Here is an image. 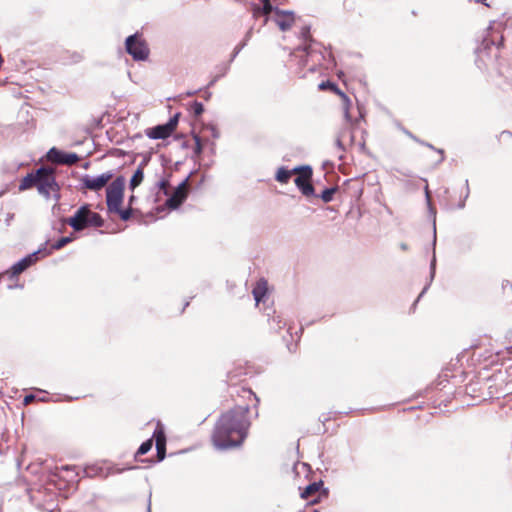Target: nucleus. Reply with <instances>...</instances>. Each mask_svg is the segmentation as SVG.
Here are the masks:
<instances>
[{
	"mask_svg": "<svg viewBox=\"0 0 512 512\" xmlns=\"http://www.w3.org/2000/svg\"><path fill=\"white\" fill-rule=\"evenodd\" d=\"M248 412V406H236L220 416L212 435L216 449L226 450L242 444L250 426Z\"/></svg>",
	"mask_w": 512,
	"mask_h": 512,
	"instance_id": "nucleus-1",
	"label": "nucleus"
},
{
	"mask_svg": "<svg viewBox=\"0 0 512 512\" xmlns=\"http://www.w3.org/2000/svg\"><path fill=\"white\" fill-rule=\"evenodd\" d=\"M291 55L299 59L301 67L309 66V70L312 72L316 70V66L320 65L324 59V54L314 44L298 47Z\"/></svg>",
	"mask_w": 512,
	"mask_h": 512,
	"instance_id": "nucleus-2",
	"label": "nucleus"
},
{
	"mask_svg": "<svg viewBox=\"0 0 512 512\" xmlns=\"http://www.w3.org/2000/svg\"><path fill=\"white\" fill-rule=\"evenodd\" d=\"M124 186L125 179L123 177H117L107 186L106 203L110 212L119 211L123 201Z\"/></svg>",
	"mask_w": 512,
	"mask_h": 512,
	"instance_id": "nucleus-3",
	"label": "nucleus"
},
{
	"mask_svg": "<svg viewBox=\"0 0 512 512\" xmlns=\"http://www.w3.org/2000/svg\"><path fill=\"white\" fill-rule=\"evenodd\" d=\"M37 188L40 194L49 197L51 193L58 191L53 170L41 167L38 169Z\"/></svg>",
	"mask_w": 512,
	"mask_h": 512,
	"instance_id": "nucleus-4",
	"label": "nucleus"
},
{
	"mask_svg": "<svg viewBox=\"0 0 512 512\" xmlns=\"http://www.w3.org/2000/svg\"><path fill=\"white\" fill-rule=\"evenodd\" d=\"M126 51L136 61H143L148 58L149 49L139 34L130 35L125 42Z\"/></svg>",
	"mask_w": 512,
	"mask_h": 512,
	"instance_id": "nucleus-5",
	"label": "nucleus"
},
{
	"mask_svg": "<svg viewBox=\"0 0 512 512\" xmlns=\"http://www.w3.org/2000/svg\"><path fill=\"white\" fill-rule=\"evenodd\" d=\"M293 171L298 174L294 182L302 194L307 197L314 196L315 189L309 182L312 177V168L310 166H299L295 167Z\"/></svg>",
	"mask_w": 512,
	"mask_h": 512,
	"instance_id": "nucleus-6",
	"label": "nucleus"
},
{
	"mask_svg": "<svg viewBox=\"0 0 512 512\" xmlns=\"http://www.w3.org/2000/svg\"><path fill=\"white\" fill-rule=\"evenodd\" d=\"M112 178V171H106L98 176L84 175L80 181L84 188L91 191H99L104 188Z\"/></svg>",
	"mask_w": 512,
	"mask_h": 512,
	"instance_id": "nucleus-7",
	"label": "nucleus"
},
{
	"mask_svg": "<svg viewBox=\"0 0 512 512\" xmlns=\"http://www.w3.org/2000/svg\"><path fill=\"white\" fill-rule=\"evenodd\" d=\"M42 253H43L42 249H39L38 251L33 252L32 254L24 257L23 259H21L17 263H15L11 267V269L6 271L4 274H10L11 277L19 275L24 270H26L28 267H30L33 263H35L38 259V255L42 254Z\"/></svg>",
	"mask_w": 512,
	"mask_h": 512,
	"instance_id": "nucleus-8",
	"label": "nucleus"
},
{
	"mask_svg": "<svg viewBox=\"0 0 512 512\" xmlns=\"http://www.w3.org/2000/svg\"><path fill=\"white\" fill-rule=\"evenodd\" d=\"M66 222L75 231H81L88 227L87 205L80 207L72 217L66 220Z\"/></svg>",
	"mask_w": 512,
	"mask_h": 512,
	"instance_id": "nucleus-9",
	"label": "nucleus"
},
{
	"mask_svg": "<svg viewBox=\"0 0 512 512\" xmlns=\"http://www.w3.org/2000/svg\"><path fill=\"white\" fill-rule=\"evenodd\" d=\"M187 198V180L181 182L173 194L167 199L166 205L171 209L178 208Z\"/></svg>",
	"mask_w": 512,
	"mask_h": 512,
	"instance_id": "nucleus-10",
	"label": "nucleus"
},
{
	"mask_svg": "<svg viewBox=\"0 0 512 512\" xmlns=\"http://www.w3.org/2000/svg\"><path fill=\"white\" fill-rule=\"evenodd\" d=\"M296 18L292 11L275 9V22L282 31L289 30Z\"/></svg>",
	"mask_w": 512,
	"mask_h": 512,
	"instance_id": "nucleus-11",
	"label": "nucleus"
},
{
	"mask_svg": "<svg viewBox=\"0 0 512 512\" xmlns=\"http://www.w3.org/2000/svg\"><path fill=\"white\" fill-rule=\"evenodd\" d=\"M327 87L335 90L339 95H341V97L343 99V102H344L343 103L344 104V117H345L347 122H350L351 121V116H350V112H349V107H350V100H349V98L344 93L339 91L335 84H333V83H331L329 81L322 82V83L319 84V89L320 90H324Z\"/></svg>",
	"mask_w": 512,
	"mask_h": 512,
	"instance_id": "nucleus-12",
	"label": "nucleus"
},
{
	"mask_svg": "<svg viewBox=\"0 0 512 512\" xmlns=\"http://www.w3.org/2000/svg\"><path fill=\"white\" fill-rule=\"evenodd\" d=\"M145 133L151 139H165L172 134L171 128L165 124L148 128Z\"/></svg>",
	"mask_w": 512,
	"mask_h": 512,
	"instance_id": "nucleus-13",
	"label": "nucleus"
},
{
	"mask_svg": "<svg viewBox=\"0 0 512 512\" xmlns=\"http://www.w3.org/2000/svg\"><path fill=\"white\" fill-rule=\"evenodd\" d=\"M252 293H253L256 305H258L266 296L267 282L265 280L258 281L256 286L253 288Z\"/></svg>",
	"mask_w": 512,
	"mask_h": 512,
	"instance_id": "nucleus-14",
	"label": "nucleus"
},
{
	"mask_svg": "<svg viewBox=\"0 0 512 512\" xmlns=\"http://www.w3.org/2000/svg\"><path fill=\"white\" fill-rule=\"evenodd\" d=\"M37 178H38V170L35 173L28 174L27 176H25L22 179V181L19 185V189L26 190V189L33 187L34 185L37 186Z\"/></svg>",
	"mask_w": 512,
	"mask_h": 512,
	"instance_id": "nucleus-15",
	"label": "nucleus"
},
{
	"mask_svg": "<svg viewBox=\"0 0 512 512\" xmlns=\"http://www.w3.org/2000/svg\"><path fill=\"white\" fill-rule=\"evenodd\" d=\"M144 178L143 173V164H140L138 169L134 172L131 180H130V189L134 190L137 186L141 184Z\"/></svg>",
	"mask_w": 512,
	"mask_h": 512,
	"instance_id": "nucleus-16",
	"label": "nucleus"
},
{
	"mask_svg": "<svg viewBox=\"0 0 512 512\" xmlns=\"http://www.w3.org/2000/svg\"><path fill=\"white\" fill-rule=\"evenodd\" d=\"M292 174H296V172L292 170H288L285 167H280L277 172L275 179L280 183H287L291 178Z\"/></svg>",
	"mask_w": 512,
	"mask_h": 512,
	"instance_id": "nucleus-17",
	"label": "nucleus"
},
{
	"mask_svg": "<svg viewBox=\"0 0 512 512\" xmlns=\"http://www.w3.org/2000/svg\"><path fill=\"white\" fill-rule=\"evenodd\" d=\"M87 216H88V226H94V227L103 226L104 222H103V219L101 218V216L98 213L91 211L88 206H87Z\"/></svg>",
	"mask_w": 512,
	"mask_h": 512,
	"instance_id": "nucleus-18",
	"label": "nucleus"
},
{
	"mask_svg": "<svg viewBox=\"0 0 512 512\" xmlns=\"http://www.w3.org/2000/svg\"><path fill=\"white\" fill-rule=\"evenodd\" d=\"M72 241V237H62L59 240H57L55 243H53L50 247V250L42 249L44 255L50 254L53 250H59L63 248L65 245L70 243Z\"/></svg>",
	"mask_w": 512,
	"mask_h": 512,
	"instance_id": "nucleus-19",
	"label": "nucleus"
},
{
	"mask_svg": "<svg viewBox=\"0 0 512 512\" xmlns=\"http://www.w3.org/2000/svg\"><path fill=\"white\" fill-rule=\"evenodd\" d=\"M322 486V482H314V483H311L309 484L302 492H301V497L303 499H308L309 497H311L313 494H315L316 492H318V490L320 489V487Z\"/></svg>",
	"mask_w": 512,
	"mask_h": 512,
	"instance_id": "nucleus-20",
	"label": "nucleus"
},
{
	"mask_svg": "<svg viewBox=\"0 0 512 512\" xmlns=\"http://www.w3.org/2000/svg\"><path fill=\"white\" fill-rule=\"evenodd\" d=\"M153 437L155 438L156 446L166 445V436L162 426L158 423Z\"/></svg>",
	"mask_w": 512,
	"mask_h": 512,
	"instance_id": "nucleus-21",
	"label": "nucleus"
},
{
	"mask_svg": "<svg viewBox=\"0 0 512 512\" xmlns=\"http://www.w3.org/2000/svg\"><path fill=\"white\" fill-rule=\"evenodd\" d=\"M346 142L352 143L353 136L351 133H347V131L343 130L337 137L336 144L340 149H344V145Z\"/></svg>",
	"mask_w": 512,
	"mask_h": 512,
	"instance_id": "nucleus-22",
	"label": "nucleus"
},
{
	"mask_svg": "<svg viewBox=\"0 0 512 512\" xmlns=\"http://www.w3.org/2000/svg\"><path fill=\"white\" fill-rule=\"evenodd\" d=\"M63 152L58 150L57 148L53 147L51 148L47 153V158L49 161L61 164L60 160L62 158Z\"/></svg>",
	"mask_w": 512,
	"mask_h": 512,
	"instance_id": "nucleus-23",
	"label": "nucleus"
},
{
	"mask_svg": "<svg viewBox=\"0 0 512 512\" xmlns=\"http://www.w3.org/2000/svg\"><path fill=\"white\" fill-rule=\"evenodd\" d=\"M79 156L76 153H65L63 152L60 160L61 164L73 165L78 162Z\"/></svg>",
	"mask_w": 512,
	"mask_h": 512,
	"instance_id": "nucleus-24",
	"label": "nucleus"
},
{
	"mask_svg": "<svg viewBox=\"0 0 512 512\" xmlns=\"http://www.w3.org/2000/svg\"><path fill=\"white\" fill-rule=\"evenodd\" d=\"M425 193H426V199H427V202H428V206H429V210L430 212L432 213L433 215V229H434V239H433V245L435 246L436 244V211L435 209L431 206V203H430V194H429V190H428V187L425 188Z\"/></svg>",
	"mask_w": 512,
	"mask_h": 512,
	"instance_id": "nucleus-25",
	"label": "nucleus"
},
{
	"mask_svg": "<svg viewBox=\"0 0 512 512\" xmlns=\"http://www.w3.org/2000/svg\"><path fill=\"white\" fill-rule=\"evenodd\" d=\"M152 445H153V440H152V439H148V440H146L145 442H143V443L140 445V447L138 448L137 453H136V456L146 454L148 451H150V450H151Z\"/></svg>",
	"mask_w": 512,
	"mask_h": 512,
	"instance_id": "nucleus-26",
	"label": "nucleus"
},
{
	"mask_svg": "<svg viewBox=\"0 0 512 512\" xmlns=\"http://www.w3.org/2000/svg\"><path fill=\"white\" fill-rule=\"evenodd\" d=\"M336 188H327L325 189L322 194L320 195L321 199L325 202V203H329L333 200V195L335 194L336 192Z\"/></svg>",
	"mask_w": 512,
	"mask_h": 512,
	"instance_id": "nucleus-27",
	"label": "nucleus"
},
{
	"mask_svg": "<svg viewBox=\"0 0 512 512\" xmlns=\"http://www.w3.org/2000/svg\"><path fill=\"white\" fill-rule=\"evenodd\" d=\"M269 323L272 329L280 330L282 328V319L279 315H274L270 318Z\"/></svg>",
	"mask_w": 512,
	"mask_h": 512,
	"instance_id": "nucleus-28",
	"label": "nucleus"
},
{
	"mask_svg": "<svg viewBox=\"0 0 512 512\" xmlns=\"http://www.w3.org/2000/svg\"><path fill=\"white\" fill-rule=\"evenodd\" d=\"M114 213H117L119 214L120 218L123 220V221H127L130 219L131 215H132V209L131 208H128V209H125V210H122L120 207H119V211H113Z\"/></svg>",
	"mask_w": 512,
	"mask_h": 512,
	"instance_id": "nucleus-29",
	"label": "nucleus"
},
{
	"mask_svg": "<svg viewBox=\"0 0 512 512\" xmlns=\"http://www.w3.org/2000/svg\"><path fill=\"white\" fill-rule=\"evenodd\" d=\"M251 36H252V28H251V29H249V30L247 31V33H246V35H245V40H244L242 43H240V44L235 48V54H234V56H235L236 54H238V53H239V51H240V50H241V49L246 45L247 41L251 38Z\"/></svg>",
	"mask_w": 512,
	"mask_h": 512,
	"instance_id": "nucleus-30",
	"label": "nucleus"
},
{
	"mask_svg": "<svg viewBox=\"0 0 512 512\" xmlns=\"http://www.w3.org/2000/svg\"><path fill=\"white\" fill-rule=\"evenodd\" d=\"M192 109H193V112H194L195 116H200L203 113V111H204L203 104L200 103V102H197V101H195L193 103Z\"/></svg>",
	"mask_w": 512,
	"mask_h": 512,
	"instance_id": "nucleus-31",
	"label": "nucleus"
},
{
	"mask_svg": "<svg viewBox=\"0 0 512 512\" xmlns=\"http://www.w3.org/2000/svg\"><path fill=\"white\" fill-rule=\"evenodd\" d=\"M157 457L159 461H162L166 456V445L156 446Z\"/></svg>",
	"mask_w": 512,
	"mask_h": 512,
	"instance_id": "nucleus-32",
	"label": "nucleus"
},
{
	"mask_svg": "<svg viewBox=\"0 0 512 512\" xmlns=\"http://www.w3.org/2000/svg\"><path fill=\"white\" fill-rule=\"evenodd\" d=\"M435 270H436V256H435V252H434L432 260H431V265H430V278H431V280L435 276Z\"/></svg>",
	"mask_w": 512,
	"mask_h": 512,
	"instance_id": "nucleus-33",
	"label": "nucleus"
},
{
	"mask_svg": "<svg viewBox=\"0 0 512 512\" xmlns=\"http://www.w3.org/2000/svg\"><path fill=\"white\" fill-rule=\"evenodd\" d=\"M465 186H466V194H465V197H464V199H463L462 201H460V202H459V204H458V208H460V209H463V208L465 207V201H466V199H467V198H468V196H469V192H470V191H469V184H468V180H466V181H465Z\"/></svg>",
	"mask_w": 512,
	"mask_h": 512,
	"instance_id": "nucleus-34",
	"label": "nucleus"
},
{
	"mask_svg": "<svg viewBox=\"0 0 512 512\" xmlns=\"http://www.w3.org/2000/svg\"><path fill=\"white\" fill-rule=\"evenodd\" d=\"M263 11H264L265 14H269V13H271L273 11V6L269 2V0H264Z\"/></svg>",
	"mask_w": 512,
	"mask_h": 512,
	"instance_id": "nucleus-35",
	"label": "nucleus"
},
{
	"mask_svg": "<svg viewBox=\"0 0 512 512\" xmlns=\"http://www.w3.org/2000/svg\"><path fill=\"white\" fill-rule=\"evenodd\" d=\"M178 123V117L175 116L174 118L170 119L168 123H166V126H169L171 128V133L175 130Z\"/></svg>",
	"mask_w": 512,
	"mask_h": 512,
	"instance_id": "nucleus-36",
	"label": "nucleus"
},
{
	"mask_svg": "<svg viewBox=\"0 0 512 512\" xmlns=\"http://www.w3.org/2000/svg\"><path fill=\"white\" fill-rule=\"evenodd\" d=\"M194 139H195V153L200 154L202 151L201 140L198 136H195Z\"/></svg>",
	"mask_w": 512,
	"mask_h": 512,
	"instance_id": "nucleus-37",
	"label": "nucleus"
},
{
	"mask_svg": "<svg viewBox=\"0 0 512 512\" xmlns=\"http://www.w3.org/2000/svg\"><path fill=\"white\" fill-rule=\"evenodd\" d=\"M310 29L309 27H303L302 28V31H301V37L304 41L308 40V38L310 37Z\"/></svg>",
	"mask_w": 512,
	"mask_h": 512,
	"instance_id": "nucleus-38",
	"label": "nucleus"
},
{
	"mask_svg": "<svg viewBox=\"0 0 512 512\" xmlns=\"http://www.w3.org/2000/svg\"><path fill=\"white\" fill-rule=\"evenodd\" d=\"M34 399H35V396H34L33 394H29V395H26V396L24 397V401H23V402H24V404H25V405H28V404H30L31 402H33V401H34Z\"/></svg>",
	"mask_w": 512,
	"mask_h": 512,
	"instance_id": "nucleus-39",
	"label": "nucleus"
},
{
	"mask_svg": "<svg viewBox=\"0 0 512 512\" xmlns=\"http://www.w3.org/2000/svg\"><path fill=\"white\" fill-rule=\"evenodd\" d=\"M167 187H168V182H167L166 180H162V181L160 182V188H161L162 190H164V193H165V194H168Z\"/></svg>",
	"mask_w": 512,
	"mask_h": 512,
	"instance_id": "nucleus-40",
	"label": "nucleus"
},
{
	"mask_svg": "<svg viewBox=\"0 0 512 512\" xmlns=\"http://www.w3.org/2000/svg\"><path fill=\"white\" fill-rule=\"evenodd\" d=\"M228 71V66H223L221 69H220V73L217 74L216 76H219V78L223 77L224 75H226Z\"/></svg>",
	"mask_w": 512,
	"mask_h": 512,
	"instance_id": "nucleus-41",
	"label": "nucleus"
},
{
	"mask_svg": "<svg viewBox=\"0 0 512 512\" xmlns=\"http://www.w3.org/2000/svg\"><path fill=\"white\" fill-rule=\"evenodd\" d=\"M208 128L211 130L213 137H218V131L214 126H209Z\"/></svg>",
	"mask_w": 512,
	"mask_h": 512,
	"instance_id": "nucleus-42",
	"label": "nucleus"
},
{
	"mask_svg": "<svg viewBox=\"0 0 512 512\" xmlns=\"http://www.w3.org/2000/svg\"><path fill=\"white\" fill-rule=\"evenodd\" d=\"M218 79H219V76H216V75H215V76L212 78V80L209 82L208 87L213 86V85L218 81Z\"/></svg>",
	"mask_w": 512,
	"mask_h": 512,
	"instance_id": "nucleus-43",
	"label": "nucleus"
},
{
	"mask_svg": "<svg viewBox=\"0 0 512 512\" xmlns=\"http://www.w3.org/2000/svg\"><path fill=\"white\" fill-rule=\"evenodd\" d=\"M484 42L486 43L487 46L489 45V43L494 44L493 40L489 41L487 38L484 39Z\"/></svg>",
	"mask_w": 512,
	"mask_h": 512,
	"instance_id": "nucleus-44",
	"label": "nucleus"
},
{
	"mask_svg": "<svg viewBox=\"0 0 512 512\" xmlns=\"http://www.w3.org/2000/svg\"><path fill=\"white\" fill-rule=\"evenodd\" d=\"M428 286L424 287V289L422 290V292L420 293L419 297H421L427 290Z\"/></svg>",
	"mask_w": 512,
	"mask_h": 512,
	"instance_id": "nucleus-45",
	"label": "nucleus"
},
{
	"mask_svg": "<svg viewBox=\"0 0 512 512\" xmlns=\"http://www.w3.org/2000/svg\"><path fill=\"white\" fill-rule=\"evenodd\" d=\"M476 1H477V2H479V3H483V4H485L486 6H488V4H486V3H485V1H486V0H476Z\"/></svg>",
	"mask_w": 512,
	"mask_h": 512,
	"instance_id": "nucleus-46",
	"label": "nucleus"
},
{
	"mask_svg": "<svg viewBox=\"0 0 512 512\" xmlns=\"http://www.w3.org/2000/svg\"><path fill=\"white\" fill-rule=\"evenodd\" d=\"M133 201H134V196H131V197H130V200H129L130 204H131Z\"/></svg>",
	"mask_w": 512,
	"mask_h": 512,
	"instance_id": "nucleus-47",
	"label": "nucleus"
},
{
	"mask_svg": "<svg viewBox=\"0 0 512 512\" xmlns=\"http://www.w3.org/2000/svg\"><path fill=\"white\" fill-rule=\"evenodd\" d=\"M427 147L433 149V146L431 144H425Z\"/></svg>",
	"mask_w": 512,
	"mask_h": 512,
	"instance_id": "nucleus-48",
	"label": "nucleus"
},
{
	"mask_svg": "<svg viewBox=\"0 0 512 512\" xmlns=\"http://www.w3.org/2000/svg\"><path fill=\"white\" fill-rule=\"evenodd\" d=\"M209 96H211V93L208 92L207 94H205V97L208 98Z\"/></svg>",
	"mask_w": 512,
	"mask_h": 512,
	"instance_id": "nucleus-49",
	"label": "nucleus"
},
{
	"mask_svg": "<svg viewBox=\"0 0 512 512\" xmlns=\"http://www.w3.org/2000/svg\"><path fill=\"white\" fill-rule=\"evenodd\" d=\"M209 96H211V93L208 92L207 94H205V97L208 98Z\"/></svg>",
	"mask_w": 512,
	"mask_h": 512,
	"instance_id": "nucleus-50",
	"label": "nucleus"
}]
</instances>
